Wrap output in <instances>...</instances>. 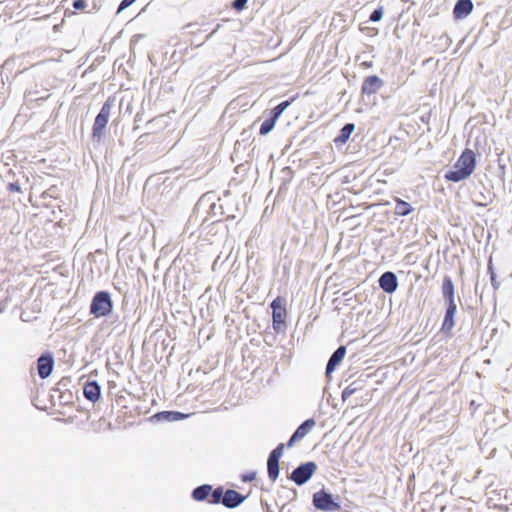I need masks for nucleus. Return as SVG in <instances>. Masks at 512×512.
I'll return each instance as SVG.
<instances>
[{"mask_svg": "<svg viewBox=\"0 0 512 512\" xmlns=\"http://www.w3.org/2000/svg\"><path fill=\"white\" fill-rule=\"evenodd\" d=\"M475 166V153L471 149H465L454 165L455 170L448 171L445 179L452 182L464 180L474 172Z\"/></svg>", "mask_w": 512, "mask_h": 512, "instance_id": "nucleus-1", "label": "nucleus"}, {"mask_svg": "<svg viewBox=\"0 0 512 512\" xmlns=\"http://www.w3.org/2000/svg\"><path fill=\"white\" fill-rule=\"evenodd\" d=\"M113 309L110 294L107 291H99L92 298L90 304V313L95 317H104L111 313Z\"/></svg>", "mask_w": 512, "mask_h": 512, "instance_id": "nucleus-2", "label": "nucleus"}, {"mask_svg": "<svg viewBox=\"0 0 512 512\" xmlns=\"http://www.w3.org/2000/svg\"><path fill=\"white\" fill-rule=\"evenodd\" d=\"M313 505L316 509L322 511H338L341 508L340 504L333 499L332 495L324 490L314 493Z\"/></svg>", "mask_w": 512, "mask_h": 512, "instance_id": "nucleus-3", "label": "nucleus"}, {"mask_svg": "<svg viewBox=\"0 0 512 512\" xmlns=\"http://www.w3.org/2000/svg\"><path fill=\"white\" fill-rule=\"evenodd\" d=\"M110 114H111V104L107 101L103 104L100 112L95 117L93 127H92V135L94 138L100 139L102 137L104 129L108 123Z\"/></svg>", "mask_w": 512, "mask_h": 512, "instance_id": "nucleus-4", "label": "nucleus"}, {"mask_svg": "<svg viewBox=\"0 0 512 512\" xmlns=\"http://www.w3.org/2000/svg\"><path fill=\"white\" fill-rule=\"evenodd\" d=\"M272 319H273V327L275 330H280L281 327L285 324V319L287 317V310L285 308V299L278 296L276 297L272 303Z\"/></svg>", "mask_w": 512, "mask_h": 512, "instance_id": "nucleus-5", "label": "nucleus"}, {"mask_svg": "<svg viewBox=\"0 0 512 512\" xmlns=\"http://www.w3.org/2000/svg\"><path fill=\"white\" fill-rule=\"evenodd\" d=\"M317 465L314 462H306L293 470L290 478L297 485L306 483L316 472Z\"/></svg>", "mask_w": 512, "mask_h": 512, "instance_id": "nucleus-6", "label": "nucleus"}, {"mask_svg": "<svg viewBox=\"0 0 512 512\" xmlns=\"http://www.w3.org/2000/svg\"><path fill=\"white\" fill-rule=\"evenodd\" d=\"M284 450V444H279L270 453L267 460L268 476L271 481H275L279 475V459L281 458Z\"/></svg>", "mask_w": 512, "mask_h": 512, "instance_id": "nucleus-7", "label": "nucleus"}, {"mask_svg": "<svg viewBox=\"0 0 512 512\" xmlns=\"http://www.w3.org/2000/svg\"><path fill=\"white\" fill-rule=\"evenodd\" d=\"M54 356L51 352H45L43 353L36 362V369L39 377L41 379L48 378L54 368Z\"/></svg>", "mask_w": 512, "mask_h": 512, "instance_id": "nucleus-8", "label": "nucleus"}, {"mask_svg": "<svg viewBox=\"0 0 512 512\" xmlns=\"http://www.w3.org/2000/svg\"><path fill=\"white\" fill-rule=\"evenodd\" d=\"M379 286L386 293H393L397 287V277L393 272H385L379 278Z\"/></svg>", "mask_w": 512, "mask_h": 512, "instance_id": "nucleus-9", "label": "nucleus"}, {"mask_svg": "<svg viewBox=\"0 0 512 512\" xmlns=\"http://www.w3.org/2000/svg\"><path fill=\"white\" fill-rule=\"evenodd\" d=\"M314 426V419L311 418L304 421L291 436L290 440L288 441V446H292L295 442L305 437Z\"/></svg>", "mask_w": 512, "mask_h": 512, "instance_id": "nucleus-10", "label": "nucleus"}, {"mask_svg": "<svg viewBox=\"0 0 512 512\" xmlns=\"http://www.w3.org/2000/svg\"><path fill=\"white\" fill-rule=\"evenodd\" d=\"M246 496L241 495L239 492L228 489L224 492V496L222 499V504L227 508H235L240 505Z\"/></svg>", "mask_w": 512, "mask_h": 512, "instance_id": "nucleus-11", "label": "nucleus"}, {"mask_svg": "<svg viewBox=\"0 0 512 512\" xmlns=\"http://www.w3.org/2000/svg\"><path fill=\"white\" fill-rule=\"evenodd\" d=\"M383 86V81L376 75L368 76L364 79L362 84V93L375 94Z\"/></svg>", "mask_w": 512, "mask_h": 512, "instance_id": "nucleus-12", "label": "nucleus"}, {"mask_svg": "<svg viewBox=\"0 0 512 512\" xmlns=\"http://www.w3.org/2000/svg\"><path fill=\"white\" fill-rule=\"evenodd\" d=\"M473 10L471 0H458L454 6L453 14L456 19L467 17Z\"/></svg>", "mask_w": 512, "mask_h": 512, "instance_id": "nucleus-13", "label": "nucleus"}, {"mask_svg": "<svg viewBox=\"0 0 512 512\" xmlns=\"http://www.w3.org/2000/svg\"><path fill=\"white\" fill-rule=\"evenodd\" d=\"M442 295L447 305L456 304L455 302V288L450 277L445 276L442 282Z\"/></svg>", "mask_w": 512, "mask_h": 512, "instance_id": "nucleus-14", "label": "nucleus"}, {"mask_svg": "<svg viewBox=\"0 0 512 512\" xmlns=\"http://www.w3.org/2000/svg\"><path fill=\"white\" fill-rule=\"evenodd\" d=\"M457 310L456 304H449L447 305V309L445 312V316L443 319L442 327L441 329L444 332H450L454 327V316Z\"/></svg>", "mask_w": 512, "mask_h": 512, "instance_id": "nucleus-15", "label": "nucleus"}, {"mask_svg": "<svg viewBox=\"0 0 512 512\" xmlns=\"http://www.w3.org/2000/svg\"><path fill=\"white\" fill-rule=\"evenodd\" d=\"M346 354V348L344 346H340L330 357L327 366H326V374H330L336 368V366L343 360Z\"/></svg>", "mask_w": 512, "mask_h": 512, "instance_id": "nucleus-16", "label": "nucleus"}, {"mask_svg": "<svg viewBox=\"0 0 512 512\" xmlns=\"http://www.w3.org/2000/svg\"><path fill=\"white\" fill-rule=\"evenodd\" d=\"M83 394L91 402H96L100 397V386L96 381L88 382L83 388Z\"/></svg>", "mask_w": 512, "mask_h": 512, "instance_id": "nucleus-17", "label": "nucleus"}, {"mask_svg": "<svg viewBox=\"0 0 512 512\" xmlns=\"http://www.w3.org/2000/svg\"><path fill=\"white\" fill-rule=\"evenodd\" d=\"M212 492V486L209 484L201 485L195 488L192 492V497L196 501H204L209 499V496Z\"/></svg>", "mask_w": 512, "mask_h": 512, "instance_id": "nucleus-18", "label": "nucleus"}, {"mask_svg": "<svg viewBox=\"0 0 512 512\" xmlns=\"http://www.w3.org/2000/svg\"><path fill=\"white\" fill-rule=\"evenodd\" d=\"M354 124L352 123H348L346 125L343 126V128L340 130V133L339 135L335 138V142L336 143H346L350 137V135L352 134V132L354 131Z\"/></svg>", "mask_w": 512, "mask_h": 512, "instance_id": "nucleus-19", "label": "nucleus"}, {"mask_svg": "<svg viewBox=\"0 0 512 512\" xmlns=\"http://www.w3.org/2000/svg\"><path fill=\"white\" fill-rule=\"evenodd\" d=\"M295 100L293 97L291 100H286L278 104L276 107L272 109L271 117L277 121V119L281 116L283 111L291 105V103Z\"/></svg>", "mask_w": 512, "mask_h": 512, "instance_id": "nucleus-20", "label": "nucleus"}, {"mask_svg": "<svg viewBox=\"0 0 512 512\" xmlns=\"http://www.w3.org/2000/svg\"><path fill=\"white\" fill-rule=\"evenodd\" d=\"M223 496H224L223 488L218 487L215 490H212V492L209 496V499H208V503H210V504H218L220 502L222 503Z\"/></svg>", "mask_w": 512, "mask_h": 512, "instance_id": "nucleus-21", "label": "nucleus"}, {"mask_svg": "<svg viewBox=\"0 0 512 512\" xmlns=\"http://www.w3.org/2000/svg\"><path fill=\"white\" fill-rule=\"evenodd\" d=\"M396 210L399 215L405 216L412 212V207L409 203L398 199L396 203Z\"/></svg>", "mask_w": 512, "mask_h": 512, "instance_id": "nucleus-22", "label": "nucleus"}, {"mask_svg": "<svg viewBox=\"0 0 512 512\" xmlns=\"http://www.w3.org/2000/svg\"><path fill=\"white\" fill-rule=\"evenodd\" d=\"M276 120H274L272 117L269 119H266L260 127V134L266 135L268 134L275 126Z\"/></svg>", "mask_w": 512, "mask_h": 512, "instance_id": "nucleus-23", "label": "nucleus"}, {"mask_svg": "<svg viewBox=\"0 0 512 512\" xmlns=\"http://www.w3.org/2000/svg\"><path fill=\"white\" fill-rule=\"evenodd\" d=\"M382 16H383V8L379 7L371 13L370 21L377 22L382 18Z\"/></svg>", "mask_w": 512, "mask_h": 512, "instance_id": "nucleus-24", "label": "nucleus"}, {"mask_svg": "<svg viewBox=\"0 0 512 512\" xmlns=\"http://www.w3.org/2000/svg\"><path fill=\"white\" fill-rule=\"evenodd\" d=\"M357 391L356 387H353L352 385H349L346 387L342 392V398L345 400L348 397H350L352 394H354Z\"/></svg>", "mask_w": 512, "mask_h": 512, "instance_id": "nucleus-25", "label": "nucleus"}, {"mask_svg": "<svg viewBox=\"0 0 512 512\" xmlns=\"http://www.w3.org/2000/svg\"><path fill=\"white\" fill-rule=\"evenodd\" d=\"M248 0H234L233 2V8L237 11H241L245 8Z\"/></svg>", "mask_w": 512, "mask_h": 512, "instance_id": "nucleus-26", "label": "nucleus"}, {"mask_svg": "<svg viewBox=\"0 0 512 512\" xmlns=\"http://www.w3.org/2000/svg\"><path fill=\"white\" fill-rule=\"evenodd\" d=\"M243 482H251L256 478V472L250 471L242 475Z\"/></svg>", "mask_w": 512, "mask_h": 512, "instance_id": "nucleus-27", "label": "nucleus"}, {"mask_svg": "<svg viewBox=\"0 0 512 512\" xmlns=\"http://www.w3.org/2000/svg\"><path fill=\"white\" fill-rule=\"evenodd\" d=\"M488 270L490 272V275H491V283H492V286L497 289L499 287V283L496 281V278H495V273L492 269V265L491 263H489L488 265Z\"/></svg>", "mask_w": 512, "mask_h": 512, "instance_id": "nucleus-28", "label": "nucleus"}, {"mask_svg": "<svg viewBox=\"0 0 512 512\" xmlns=\"http://www.w3.org/2000/svg\"><path fill=\"white\" fill-rule=\"evenodd\" d=\"M136 0H122L118 7V13H120L122 10L126 9L130 5H132Z\"/></svg>", "mask_w": 512, "mask_h": 512, "instance_id": "nucleus-29", "label": "nucleus"}, {"mask_svg": "<svg viewBox=\"0 0 512 512\" xmlns=\"http://www.w3.org/2000/svg\"><path fill=\"white\" fill-rule=\"evenodd\" d=\"M73 6L77 10H82L86 7V1L85 0H76V1H74Z\"/></svg>", "mask_w": 512, "mask_h": 512, "instance_id": "nucleus-30", "label": "nucleus"}, {"mask_svg": "<svg viewBox=\"0 0 512 512\" xmlns=\"http://www.w3.org/2000/svg\"><path fill=\"white\" fill-rule=\"evenodd\" d=\"M20 185L18 182H12V183H9L8 185V190L10 192H19L20 191Z\"/></svg>", "mask_w": 512, "mask_h": 512, "instance_id": "nucleus-31", "label": "nucleus"}, {"mask_svg": "<svg viewBox=\"0 0 512 512\" xmlns=\"http://www.w3.org/2000/svg\"><path fill=\"white\" fill-rule=\"evenodd\" d=\"M183 418V415L180 412L175 413L174 419H181Z\"/></svg>", "mask_w": 512, "mask_h": 512, "instance_id": "nucleus-32", "label": "nucleus"}, {"mask_svg": "<svg viewBox=\"0 0 512 512\" xmlns=\"http://www.w3.org/2000/svg\"><path fill=\"white\" fill-rule=\"evenodd\" d=\"M59 26H60L59 24L55 25V26H54V29H55V30H58Z\"/></svg>", "mask_w": 512, "mask_h": 512, "instance_id": "nucleus-33", "label": "nucleus"}]
</instances>
